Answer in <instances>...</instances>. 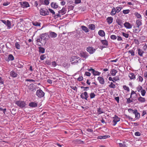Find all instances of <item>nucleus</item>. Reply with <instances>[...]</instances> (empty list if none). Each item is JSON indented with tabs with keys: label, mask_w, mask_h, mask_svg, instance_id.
Wrapping results in <instances>:
<instances>
[{
	"label": "nucleus",
	"mask_w": 147,
	"mask_h": 147,
	"mask_svg": "<svg viewBox=\"0 0 147 147\" xmlns=\"http://www.w3.org/2000/svg\"><path fill=\"white\" fill-rule=\"evenodd\" d=\"M15 104L17 105L18 106L22 108L25 107L26 105V102L22 100H18L16 101Z\"/></svg>",
	"instance_id": "obj_1"
},
{
	"label": "nucleus",
	"mask_w": 147,
	"mask_h": 147,
	"mask_svg": "<svg viewBox=\"0 0 147 147\" xmlns=\"http://www.w3.org/2000/svg\"><path fill=\"white\" fill-rule=\"evenodd\" d=\"M40 14L42 16H46L49 14V12L47 9L45 8H41L40 11Z\"/></svg>",
	"instance_id": "obj_2"
},
{
	"label": "nucleus",
	"mask_w": 147,
	"mask_h": 147,
	"mask_svg": "<svg viewBox=\"0 0 147 147\" xmlns=\"http://www.w3.org/2000/svg\"><path fill=\"white\" fill-rule=\"evenodd\" d=\"M36 95L39 98H42L45 95L44 92L41 89L38 90L36 92Z\"/></svg>",
	"instance_id": "obj_3"
},
{
	"label": "nucleus",
	"mask_w": 147,
	"mask_h": 147,
	"mask_svg": "<svg viewBox=\"0 0 147 147\" xmlns=\"http://www.w3.org/2000/svg\"><path fill=\"white\" fill-rule=\"evenodd\" d=\"M40 36L41 39H42L45 41L48 40L49 39V38L48 33H45L44 34H42L40 35Z\"/></svg>",
	"instance_id": "obj_4"
},
{
	"label": "nucleus",
	"mask_w": 147,
	"mask_h": 147,
	"mask_svg": "<svg viewBox=\"0 0 147 147\" xmlns=\"http://www.w3.org/2000/svg\"><path fill=\"white\" fill-rule=\"evenodd\" d=\"M113 126H115L117 124V122L120 121V119L116 115H115L114 117H113Z\"/></svg>",
	"instance_id": "obj_5"
},
{
	"label": "nucleus",
	"mask_w": 147,
	"mask_h": 147,
	"mask_svg": "<svg viewBox=\"0 0 147 147\" xmlns=\"http://www.w3.org/2000/svg\"><path fill=\"white\" fill-rule=\"evenodd\" d=\"M49 38H54L57 36V34L54 32L50 31L49 32Z\"/></svg>",
	"instance_id": "obj_6"
},
{
	"label": "nucleus",
	"mask_w": 147,
	"mask_h": 147,
	"mask_svg": "<svg viewBox=\"0 0 147 147\" xmlns=\"http://www.w3.org/2000/svg\"><path fill=\"white\" fill-rule=\"evenodd\" d=\"M43 0H39L38 1H35L34 2V5L36 7L38 6L39 7L43 4Z\"/></svg>",
	"instance_id": "obj_7"
},
{
	"label": "nucleus",
	"mask_w": 147,
	"mask_h": 147,
	"mask_svg": "<svg viewBox=\"0 0 147 147\" xmlns=\"http://www.w3.org/2000/svg\"><path fill=\"white\" fill-rule=\"evenodd\" d=\"M72 142L75 144H84V142L80 139H76L72 141Z\"/></svg>",
	"instance_id": "obj_8"
},
{
	"label": "nucleus",
	"mask_w": 147,
	"mask_h": 147,
	"mask_svg": "<svg viewBox=\"0 0 147 147\" xmlns=\"http://www.w3.org/2000/svg\"><path fill=\"white\" fill-rule=\"evenodd\" d=\"M96 50L95 49H94L92 47H88L86 49L87 51L91 54H93L94 53Z\"/></svg>",
	"instance_id": "obj_9"
},
{
	"label": "nucleus",
	"mask_w": 147,
	"mask_h": 147,
	"mask_svg": "<svg viewBox=\"0 0 147 147\" xmlns=\"http://www.w3.org/2000/svg\"><path fill=\"white\" fill-rule=\"evenodd\" d=\"M80 97L82 99H85L87 100V98L88 97L87 92H85L83 93H82L80 95Z\"/></svg>",
	"instance_id": "obj_10"
},
{
	"label": "nucleus",
	"mask_w": 147,
	"mask_h": 147,
	"mask_svg": "<svg viewBox=\"0 0 147 147\" xmlns=\"http://www.w3.org/2000/svg\"><path fill=\"white\" fill-rule=\"evenodd\" d=\"M28 88L31 91H34L36 90L35 85L33 84H32L29 85L28 87Z\"/></svg>",
	"instance_id": "obj_11"
},
{
	"label": "nucleus",
	"mask_w": 147,
	"mask_h": 147,
	"mask_svg": "<svg viewBox=\"0 0 147 147\" xmlns=\"http://www.w3.org/2000/svg\"><path fill=\"white\" fill-rule=\"evenodd\" d=\"M97 80L98 81L99 83L102 84H105V81L104 78L101 76H99L97 78Z\"/></svg>",
	"instance_id": "obj_12"
},
{
	"label": "nucleus",
	"mask_w": 147,
	"mask_h": 147,
	"mask_svg": "<svg viewBox=\"0 0 147 147\" xmlns=\"http://www.w3.org/2000/svg\"><path fill=\"white\" fill-rule=\"evenodd\" d=\"M80 54L81 57H82L85 58H87L88 56V53L86 52H81Z\"/></svg>",
	"instance_id": "obj_13"
},
{
	"label": "nucleus",
	"mask_w": 147,
	"mask_h": 147,
	"mask_svg": "<svg viewBox=\"0 0 147 147\" xmlns=\"http://www.w3.org/2000/svg\"><path fill=\"white\" fill-rule=\"evenodd\" d=\"M136 24L138 27H140L141 26L142 24V20L141 19L137 20L136 22Z\"/></svg>",
	"instance_id": "obj_14"
},
{
	"label": "nucleus",
	"mask_w": 147,
	"mask_h": 147,
	"mask_svg": "<svg viewBox=\"0 0 147 147\" xmlns=\"http://www.w3.org/2000/svg\"><path fill=\"white\" fill-rule=\"evenodd\" d=\"M124 26L127 29H130L132 28V26L128 22H125L124 24Z\"/></svg>",
	"instance_id": "obj_15"
},
{
	"label": "nucleus",
	"mask_w": 147,
	"mask_h": 147,
	"mask_svg": "<svg viewBox=\"0 0 147 147\" xmlns=\"http://www.w3.org/2000/svg\"><path fill=\"white\" fill-rule=\"evenodd\" d=\"M134 27L135 28V29L133 30V31L134 33H138L140 31L141 29L139 27L136 26Z\"/></svg>",
	"instance_id": "obj_16"
},
{
	"label": "nucleus",
	"mask_w": 147,
	"mask_h": 147,
	"mask_svg": "<svg viewBox=\"0 0 147 147\" xmlns=\"http://www.w3.org/2000/svg\"><path fill=\"white\" fill-rule=\"evenodd\" d=\"M134 114L135 115V118L136 119H139L140 118V114L138 112L137 110L136 109H135V111Z\"/></svg>",
	"instance_id": "obj_17"
},
{
	"label": "nucleus",
	"mask_w": 147,
	"mask_h": 147,
	"mask_svg": "<svg viewBox=\"0 0 147 147\" xmlns=\"http://www.w3.org/2000/svg\"><path fill=\"white\" fill-rule=\"evenodd\" d=\"M22 5V7L24 8H27L30 6L28 3L26 1L23 2Z\"/></svg>",
	"instance_id": "obj_18"
},
{
	"label": "nucleus",
	"mask_w": 147,
	"mask_h": 147,
	"mask_svg": "<svg viewBox=\"0 0 147 147\" xmlns=\"http://www.w3.org/2000/svg\"><path fill=\"white\" fill-rule=\"evenodd\" d=\"M10 76L13 78L16 77L18 76V74L13 71H11L10 74Z\"/></svg>",
	"instance_id": "obj_19"
},
{
	"label": "nucleus",
	"mask_w": 147,
	"mask_h": 147,
	"mask_svg": "<svg viewBox=\"0 0 147 147\" xmlns=\"http://www.w3.org/2000/svg\"><path fill=\"white\" fill-rule=\"evenodd\" d=\"M29 106L32 107H35L37 106L38 104L36 103L31 102L29 103Z\"/></svg>",
	"instance_id": "obj_20"
},
{
	"label": "nucleus",
	"mask_w": 147,
	"mask_h": 147,
	"mask_svg": "<svg viewBox=\"0 0 147 147\" xmlns=\"http://www.w3.org/2000/svg\"><path fill=\"white\" fill-rule=\"evenodd\" d=\"M98 35L104 37L105 35V33L104 31L102 30H100L98 32Z\"/></svg>",
	"instance_id": "obj_21"
},
{
	"label": "nucleus",
	"mask_w": 147,
	"mask_h": 147,
	"mask_svg": "<svg viewBox=\"0 0 147 147\" xmlns=\"http://www.w3.org/2000/svg\"><path fill=\"white\" fill-rule=\"evenodd\" d=\"M130 79L131 80H134L135 79V76L133 73H130L128 76Z\"/></svg>",
	"instance_id": "obj_22"
},
{
	"label": "nucleus",
	"mask_w": 147,
	"mask_h": 147,
	"mask_svg": "<svg viewBox=\"0 0 147 147\" xmlns=\"http://www.w3.org/2000/svg\"><path fill=\"white\" fill-rule=\"evenodd\" d=\"M78 58H77V57H75V56H73L72 57L71 59H70V61H71L72 62V63H78V61H77V60H76L75 61H74V62H73V61H75V60H76V59H78Z\"/></svg>",
	"instance_id": "obj_23"
},
{
	"label": "nucleus",
	"mask_w": 147,
	"mask_h": 147,
	"mask_svg": "<svg viewBox=\"0 0 147 147\" xmlns=\"http://www.w3.org/2000/svg\"><path fill=\"white\" fill-rule=\"evenodd\" d=\"M113 18L112 17H108L107 19V20L109 24H111L113 22Z\"/></svg>",
	"instance_id": "obj_24"
},
{
	"label": "nucleus",
	"mask_w": 147,
	"mask_h": 147,
	"mask_svg": "<svg viewBox=\"0 0 147 147\" xmlns=\"http://www.w3.org/2000/svg\"><path fill=\"white\" fill-rule=\"evenodd\" d=\"M51 7L53 8L56 9L58 7V5H57L56 3L54 2H52L51 3Z\"/></svg>",
	"instance_id": "obj_25"
},
{
	"label": "nucleus",
	"mask_w": 147,
	"mask_h": 147,
	"mask_svg": "<svg viewBox=\"0 0 147 147\" xmlns=\"http://www.w3.org/2000/svg\"><path fill=\"white\" fill-rule=\"evenodd\" d=\"M88 27L89 29L92 30H94L95 28V25L92 24H89L88 26Z\"/></svg>",
	"instance_id": "obj_26"
},
{
	"label": "nucleus",
	"mask_w": 147,
	"mask_h": 147,
	"mask_svg": "<svg viewBox=\"0 0 147 147\" xmlns=\"http://www.w3.org/2000/svg\"><path fill=\"white\" fill-rule=\"evenodd\" d=\"M138 100L139 102L141 103L144 102L146 101L145 98H144L142 97L141 96L138 98Z\"/></svg>",
	"instance_id": "obj_27"
},
{
	"label": "nucleus",
	"mask_w": 147,
	"mask_h": 147,
	"mask_svg": "<svg viewBox=\"0 0 147 147\" xmlns=\"http://www.w3.org/2000/svg\"><path fill=\"white\" fill-rule=\"evenodd\" d=\"M14 57L13 55L11 54H10L9 55L8 58L7 60H6L8 61H9L10 60L13 61L14 60Z\"/></svg>",
	"instance_id": "obj_28"
},
{
	"label": "nucleus",
	"mask_w": 147,
	"mask_h": 147,
	"mask_svg": "<svg viewBox=\"0 0 147 147\" xmlns=\"http://www.w3.org/2000/svg\"><path fill=\"white\" fill-rule=\"evenodd\" d=\"M116 11V8L114 7H113L112 9V10L110 13L111 15L112 16L115 15L117 13Z\"/></svg>",
	"instance_id": "obj_29"
},
{
	"label": "nucleus",
	"mask_w": 147,
	"mask_h": 147,
	"mask_svg": "<svg viewBox=\"0 0 147 147\" xmlns=\"http://www.w3.org/2000/svg\"><path fill=\"white\" fill-rule=\"evenodd\" d=\"M81 28L82 30L84 31L85 32H88L89 31V29L86 26H81Z\"/></svg>",
	"instance_id": "obj_30"
},
{
	"label": "nucleus",
	"mask_w": 147,
	"mask_h": 147,
	"mask_svg": "<svg viewBox=\"0 0 147 147\" xmlns=\"http://www.w3.org/2000/svg\"><path fill=\"white\" fill-rule=\"evenodd\" d=\"M101 42L102 45H105L106 47H107L108 45V42L106 40H101Z\"/></svg>",
	"instance_id": "obj_31"
},
{
	"label": "nucleus",
	"mask_w": 147,
	"mask_h": 147,
	"mask_svg": "<svg viewBox=\"0 0 147 147\" xmlns=\"http://www.w3.org/2000/svg\"><path fill=\"white\" fill-rule=\"evenodd\" d=\"M58 12L59 13H61L62 15H63L66 12L65 9L63 8L61 10L59 11Z\"/></svg>",
	"instance_id": "obj_32"
},
{
	"label": "nucleus",
	"mask_w": 147,
	"mask_h": 147,
	"mask_svg": "<svg viewBox=\"0 0 147 147\" xmlns=\"http://www.w3.org/2000/svg\"><path fill=\"white\" fill-rule=\"evenodd\" d=\"M117 72V71L115 69H113L111 71V74L112 76H115Z\"/></svg>",
	"instance_id": "obj_33"
},
{
	"label": "nucleus",
	"mask_w": 147,
	"mask_h": 147,
	"mask_svg": "<svg viewBox=\"0 0 147 147\" xmlns=\"http://www.w3.org/2000/svg\"><path fill=\"white\" fill-rule=\"evenodd\" d=\"M118 144L119 147H127L125 144L124 142L123 141L121 143H119Z\"/></svg>",
	"instance_id": "obj_34"
},
{
	"label": "nucleus",
	"mask_w": 147,
	"mask_h": 147,
	"mask_svg": "<svg viewBox=\"0 0 147 147\" xmlns=\"http://www.w3.org/2000/svg\"><path fill=\"white\" fill-rule=\"evenodd\" d=\"M134 14L138 18H140L141 19H142V18L141 15L138 12H135Z\"/></svg>",
	"instance_id": "obj_35"
},
{
	"label": "nucleus",
	"mask_w": 147,
	"mask_h": 147,
	"mask_svg": "<svg viewBox=\"0 0 147 147\" xmlns=\"http://www.w3.org/2000/svg\"><path fill=\"white\" fill-rule=\"evenodd\" d=\"M116 22L118 25L120 26H121L122 25V21L120 19H117L116 20Z\"/></svg>",
	"instance_id": "obj_36"
},
{
	"label": "nucleus",
	"mask_w": 147,
	"mask_h": 147,
	"mask_svg": "<svg viewBox=\"0 0 147 147\" xmlns=\"http://www.w3.org/2000/svg\"><path fill=\"white\" fill-rule=\"evenodd\" d=\"M122 9L123 7L121 6L117 7L116 8L117 13H119Z\"/></svg>",
	"instance_id": "obj_37"
},
{
	"label": "nucleus",
	"mask_w": 147,
	"mask_h": 147,
	"mask_svg": "<svg viewBox=\"0 0 147 147\" xmlns=\"http://www.w3.org/2000/svg\"><path fill=\"white\" fill-rule=\"evenodd\" d=\"M131 98H130V97L128 98H127V101L126 103L127 104H129L133 101V99L132 98L131 99Z\"/></svg>",
	"instance_id": "obj_38"
},
{
	"label": "nucleus",
	"mask_w": 147,
	"mask_h": 147,
	"mask_svg": "<svg viewBox=\"0 0 147 147\" xmlns=\"http://www.w3.org/2000/svg\"><path fill=\"white\" fill-rule=\"evenodd\" d=\"M144 53V52L140 49H138V54L140 56H142L143 54Z\"/></svg>",
	"instance_id": "obj_39"
},
{
	"label": "nucleus",
	"mask_w": 147,
	"mask_h": 147,
	"mask_svg": "<svg viewBox=\"0 0 147 147\" xmlns=\"http://www.w3.org/2000/svg\"><path fill=\"white\" fill-rule=\"evenodd\" d=\"M101 73L98 71L94 70V71L93 73V74L94 76H99L100 75Z\"/></svg>",
	"instance_id": "obj_40"
},
{
	"label": "nucleus",
	"mask_w": 147,
	"mask_h": 147,
	"mask_svg": "<svg viewBox=\"0 0 147 147\" xmlns=\"http://www.w3.org/2000/svg\"><path fill=\"white\" fill-rule=\"evenodd\" d=\"M6 25L7 26L8 29H9L11 28V23L9 20H7V23Z\"/></svg>",
	"instance_id": "obj_41"
},
{
	"label": "nucleus",
	"mask_w": 147,
	"mask_h": 147,
	"mask_svg": "<svg viewBox=\"0 0 147 147\" xmlns=\"http://www.w3.org/2000/svg\"><path fill=\"white\" fill-rule=\"evenodd\" d=\"M39 52L42 53H44L45 51V49L43 47H39Z\"/></svg>",
	"instance_id": "obj_42"
},
{
	"label": "nucleus",
	"mask_w": 147,
	"mask_h": 147,
	"mask_svg": "<svg viewBox=\"0 0 147 147\" xmlns=\"http://www.w3.org/2000/svg\"><path fill=\"white\" fill-rule=\"evenodd\" d=\"M138 78H137V80H138V81L142 82L143 80V78L142 77L138 75Z\"/></svg>",
	"instance_id": "obj_43"
},
{
	"label": "nucleus",
	"mask_w": 147,
	"mask_h": 147,
	"mask_svg": "<svg viewBox=\"0 0 147 147\" xmlns=\"http://www.w3.org/2000/svg\"><path fill=\"white\" fill-rule=\"evenodd\" d=\"M136 89L138 92H140L143 89V88L141 86H139L137 87Z\"/></svg>",
	"instance_id": "obj_44"
},
{
	"label": "nucleus",
	"mask_w": 147,
	"mask_h": 147,
	"mask_svg": "<svg viewBox=\"0 0 147 147\" xmlns=\"http://www.w3.org/2000/svg\"><path fill=\"white\" fill-rule=\"evenodd\" d=\"M33 25L35 26H40V23L37 22H33Z\"/></svg>",
	"instance_id": "obj_45"
},
{
	"label": "nucleus",
	"mask_w": 147,
	"mask_h": 147,
	"mask_svg": "<svg viewBox=\"0 0 147 147\" xmlns=\"http://www.w3.org/2000/svg\"><path fill=\"white\" fill-rule=\"evenodd\" d=\"M123 88L125 90H126L128 92H129V87L127 86L126 85H123Z\"/></svg>",
	"instance_id": "obj_46"
},
{
	"label": "nucleus",
	"mask_w": 147,
	"mask_h": 147,
	"mask_svg": "<svg viewBox=\"0 0 147 147\" xmlns=\"http://www.w3.org/2000/svg\"><path fill=\"white\" fill-rule=\"evenodd\" d=\"M90 98L92 99L95 97V94L93 92L91 93L90 94Z\"/></svg>",
	"instance_id": "obj_47"
},
{
	"label": "nucleus",
	"mask_w": 147,
	"mask_h": 147,
	"mask_svg": "<svg viewBox=\"0 0 147 147\" xmlns=\"http://www.w3.org/2000/svg\"><path fill=\"white\" fill-rule=\"evenodd\" d=\"M122 33L123 36L125 37V38H128L129 37V34H128L125 33L124 32H122Z\"/></svg>",
	"instance_id": "obj_48"
},
{
	"label": "nucleus",
	"mask_w": 147,
	"mask_h": 147,
	"mask_svg": "<svg viewBox=\"0 0 147 147\" xmlns=\"http://www.w3.org/2000/svg\"><path fill=\"white\" fill-rule=\"evenodd\" d=\"M130 11V10L129 9L124 10L123 11V13L124 14H128Z\"/></svg>",
	"instance_id": "obj_49"
},
{
	"label": "nucleus",
	"mask_w": 147,
	"mask_h": 147,
	"mask_svg": "<svg viewBox=\"0 0 147 147\" xmlns=\"http://www.w3.org/2000/svg\"><path fill=\"white\" fill-rule=\"evenodd\" d=\"M15 47L17 49H20V45L18 42H16L15 43Z\"/></svg>",
	"instance_id": "obj_50"
},
{
	"label": "nucleus",
	"mask_w": 147,
	"mask_h": 147,
	"mask_svg": "<svg viewBox=\"0 0 147 147\" xmlns=\"http://www.w3.org/2000/svg\"><path fill=\"white\" fill-rule=\"evenodd\" d=\"M109 87L111 88H115V85L113 84V82H111L110 84L109 85Z\"/></svg>",
	"instance_id": "obj_51"
},
{
	"label": "nucleus",
	"mask_w": 147,
	"mask_h": 147,
	"mask_svg": "<svg viewBox=\"0 0 147 147\" xmlns=\"http://www.w3.org/2000/svg\"><path fill=\"white\" fill-rule=\"evenodd\" d=\"M141 92L142 95V96H144L145 95V94L146 93V91L145 90L142 89L141 91Z\"/></svg>",
	"instance_id": "obj_52"
},
{
	"label": "nucleus",
	"mask_w": 147,
	"mask_h": 147,
	"mask_svg": "<svg viewBox=\"0 0 147 147\" xmlns=\"http://www.w3.org/2000/svg\"><path fill=\"white\" fill-rule=\"evenodd\" d=\"M49 0H45L44 1L43 4L47 5L49 4Z\"/></svg>",
	"instance_id": "obj_53"
},
{
	"label": "nucleus",
	"mask_w": 147,
	"mask_h": 147,
	"mask_svg": "<svg viewBox=\"0 0 147 147\" xmlns=\"http://www.w3.org/2000/svg\"><path fill=\"white\" fill-rule=\"evenodd\" d=\"M110 38L111 39L114 40L117 38V37L115 35H112L110 36Z\"/></svg>",
	"instance_id": "obj_54"
},
{
	"label": "nucleus",
	"mask_w": 147,
	"mask_h": 147,
	"mask_svg": "<svg viewBox=\"0 0 147 147\" xmlns=\"http://www.w3.org/2000/svg\"><path fill=\"white\" fill-rule=\"evenodd\" d=\"M46 57V56L45 55H42L40 56V58L41 60H43Z\"/></svg>",
	"instance_id": "obj_55"
},
{
	"label": "nucleus",
	"mask_w": 147,
	"mask_h": 147,
	"mask_svg": "<svg viewBox=\"0 0 147 147\" xmlns=\"http://www.w3.org/2000/svg\"><path fill=\"white\" fill-rule=\"evenodd\" d=\"M129 53L131 54L132 56H134V52L133 50H129L128 51Z\"/></svg>",
	"instance_id": "obj_56"
},
{
	"label": "nucleus",
	"mask_w": 147,
	"mask_h": 147,
	"mask_svg": "<svg viewBox=\"0 0 147 147\" xmlns=\"http://www.w3.org/2000/svg\"><path fill=\"white\" fill-rule=\"evenodd\" d=\"M70 88L76 91L77 90V88L76 86H70Z\"/></svg>",
	"instance_id": "obj_57"
},
{
	"label": "nucleus",
	"mask_w": 147,
	"mask_h": 147,
	"mask_svg": "<svg viewBox=\"0 0 147 147\" xmlns=\"http://www.w3.org/2000/svg\"><path fill=\"white\" fill-rule=\"evenodd\" d=\"M128 111L129 113H133L134 114V113L135 110H134L132 109H129L128 110Z\"/></svg>",
	"instance_id": "obj_58"
},
{
	"label": "nucleus",
	"mask_w": 147,
	"mask_h": 147,
	"mask_svg": "<svg viewBox=\"0 0 147 147\" xmlns=\"http://www.w3.org/2000/svg\"><path fill=\"white\" fill-rule=\"evenodd\" d=\"M74 7L72 5L69 6L68 7V9L69 10H73L74 9Z\"/></svg>",
	"instance_id": "obj_59"
},
{
	"label": "nucleus",
	"mask_w": 147,
	"mask_h": 147,
	"mask_svg": "<svg viewBox=\"0 0 147 147\" xmlns=\"http://www.w3.org/2000/svg\"><path fill=\"white\" fill-rule=\"evenodd\" d=\"M97 111L99 114H101L103 113V112L101 110V109L100 108L98 109Z\"/></svg>",
	"instance_id": "obj_60"
},
{
	"label": "nucleus",
	"mask_w": 147,
	"mask_h": 147,
	"mask_svg": "<svg viewBox=\"0 0 147 147\" xmlns=\"http://www.w3.org/2000/svg\"><path fill=\"white\" fill-rule=\"evenodd\" d=\"M4 81L3 79L0 77V84H4Z\"/></svg>",
	"instance_id": "obj_61"
},
{
	"label": "nucleus",
	"mask_w": 147,
	"mask_h": 147,
	"mask_svg": "<svg viewBox=\"0 0 147 147\" xmlns=\"http://www.w3.org/2000/svg\"><path fill=\"white\" fill-rule=\"evenodd\" d=\"M84 75L88 76H90L91 75V74L89 72H86L85 73Z\"/></svg>",
	"instance_id": "obj_62"
},
{
	"label": "nucleus",
	"mask_w": 147,
	"mask_h": 147,
	"mask_svg": "<svg viewBox=\"0 0 147 147\" xmlns=\"http://www.w3.org/2000/svg\"><path fill=\"white\" fill-rule=\"evenodd\" d=\"M135 135L136 136H140L141 135V133L139 132H136L135 133Z\"/></svg>",
	"instance_id": "obj_63"
},
{
	"label": "nucleus",
	"mask_w": 147,
	"mask_h": 147,
	"mask_svg": "<svg viewBox=\"0 0 147 147\" xmlns=\"http://www.w3.org/2000/svg\"><path fill=\"white\" fill-rule=\"evenodd\" d=\"M134 42L137 45H138L140 43L139 40L137 39H134Z\"/></svg>",
	"instance_id": "obj_64"
}]
</instances>
